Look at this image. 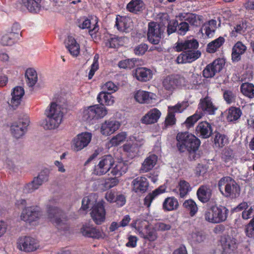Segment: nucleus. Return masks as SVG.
Wrapping results in <instances>:
<instances>
[{
  "label": "nucleus",
  "instance_id": "f8f14e48",
  "mask_svg": "<svg viewBox=\"0 0 254 254\" xmlns=\"http://www.w3.org/2000/svg\"><path fill=\"white\" fill-rule=\"evenodd\" d=\"M121 126V123L117 120H106L100 125V132L104 136L110 135L118 130Z\"/></svg>",
  "mask_w": 254,
  "mask_h": 254
},
{
  "label": "nucleus",
  "instance_id": "69168bd1",
  "mask_svg": "<svg viewBox=\"0 0 254 254\" xmlns=\"http://www.w3.org/2000/svg\"><path fill=\"white\" fill-rule=\"evenodd\" d=\"M91 20L85 17L80 18L78 21V26L81 29L91 28Z\"/></svg>",
  "mask_w": 254,
  "mask_h": 254
},
{
  "label": "nucleus",
  "instance_id": "bb28decb",
  "mask_svg": "<svg viewBox=\"0 0 254 254\" xmlns=\"http://www.w3.org/2000/svg\"><path fill=\"white\" fill-rule=\"evenodd\" d=\"M247 50V47L241 42H237L233 46L232 53V60L233 62H238L241 59V56Z\"/></svg>",
  "mask_w": 254,
  "mask_h": 254
},
{
  "label": "nucleus",
  "instance_id": "a18cd8bd",
  "mask_svg": "<svg viewBox=\"0 0 254 254\" xmlns=\"http://www.w3.org/2000/svg\"><path fill=\"white\" fill-rule=\"evenodd\" d=\"M119 182V180L117 178L109 177L103 179L102 180L101 185L105 190H109L117 186Z\"/></svg>",
  "mask_w": 254,
  "mask_h": 254
},
{
  "label": "nucleus",
  "instance_id": "6ab92c4d",
  "mask_svg": "<svg viewBox=\"0 0 254 254\" xmlns=\"http://www.w3.org/2000/svg\"><path fill=\"white\" fill-rule=\"evenodd\" d=\"M195 131L198 136L203 138H207L211 135L212 128L208 122H201L196 127Z\"/></svg>",
  "mask_w": 254,
  "mask_h": 254
},
{
  "label": "nucleus",
  "instance_id": "b1692460",
  "mask_svg": "<svg viewBox=\"0 0 254 254\" xmlns=\"http://www.w3.org/2000/svg\"><path fill=\"white\" fill-rule=\"evenodd\" d=\"M109 171L110 174L118 179L125 174L127 170V166L123 162H118L116 163L115 162Z\"/></svg>",
  "mask_w": 254,
  "mask_h": 254
},
{
  "label": "nucleus",
  "instance_id": "f257e3e1",
  "mask_svg": "<svg viewBox=\"0 0 254 254\" xmlns=\"http://www.w3.org/2000/svg\"><path fill=\"white\" fill-rule=\"evenodd\" d=\"M47 118L43 120L41 125L45 129H55L59 127L62 122L64 115L61 106L52 103L45 111Z\"/></svg>",
  "mask_w": 254,
  "mask_h": 254
},
{
  "label": "nucleus",
  "instance_id": "603ef678",
  "mask_svg": "<svg viewBox=\"0 0 254 254\" xmlns=\"http://www.w3.org/2000/svg\"><path fill=\"white\" fill-rule=\"evenodd\" d=\"M94 114L95 111H94L93 106L88 107L83 110L82 113V119L84 121L90 122L95 119Z\"/></svg>",
  "mask_w": 254,
  "mask_h": 254
},
{
  "label": "nucleus",
  "instance_id": "338daca9",
  "mask_svg": "<svg viewBox=\"0 0 254 254\" xmlns=\"http://www.w3.org/2000/svg\"><path fill=\"white\" fill-rule=\"evenodd\" d=\"M176 119L175 114L170 112H168V114L165 121V125L166 127L172 126L176 124Z\"/></svg>",
  "mask_w": 254,
  "mask_h": 254
},
{
  "label": "nucleus",
  "instance_id": "a19ab883",
  "mask_svg": "<svg viewBox=\"0 0 254 254\" xmlns=\"http://www.w3.org/2000/svg\"><path fill=\"white\" fill-rule=\"evenodd\" d=\"M127 8L131 12L136 13L144 8V4L142 0H131L127 4Z\"/></svg>",
  "mask_w": 254,
  "mask_h": 254
},
{
  "label": "nucleus",
  "instance_id": "e2e57ef3",
  "mask_svg": "<svg viewBox=\"0 0 254 254\" xmlns=\"http://www.w3.org/2000/svg\"><path fill=\"white\" fill-rule=\"evenodd\" d=\"M211 64L214 71L217 73L222 69L225 65V61L222 59H218L215 60Z\"/></svg>",
  "mask_w": 254,
  "mask_h": 254
},
{
  "label": "nucleus",
  "instance_id": "49530a36",
  "mask_svg": "<svg viewBox=\"0 0 254 254\" xmlns=\"http://www.w3.org/2000/svg\"><path fill=\"white\" fill-rule=\"evenodd\" d=\"M96 195L95 194H91L84 197L82 201L81 208L85 210L90 207H92L96 203Z\"/></svg>",
  "mask_w": 254,
  "mask_h": 254
},
{
  "label": "nucleus",
  "instance_id": "0eeeda50",
  "mask_svg": "<svg viewBox=\"0 0 254 254\" xmlns=\"http://www.w3.org/2000/svg\"><path fill=\"white\" fill-rule=\"evenodd\" d=\"M127 142L123 146V150L126 152L130 158L137 156L139 148L144 143V139L139 135H132L128 137Z\"/></svg>",
  "mask_w": 254,
  "mask_h": 254
},
{
  "label": "nucleus",
  "instance_id": "39448f33",
  "mask_svg": "<svg viewBox=\"0 0 254 254\" xmlns=\"http://www.w3.org/2000/svg\"><path fill=\"white\" fill-rule=\"evenodd\" d=\"M16 247L19 251L24 253L34 252L40 248L39 241L31 236H21L16 242Z\"/></svg>",
  "mask_w": 254,
  "mask_h": 254
},
{
  "label": "nucleus",
  "instance_id": "4d7b16f0",
  "mask_svg": "<svg viewBox=\"0 0 254 254\" xmlns=\"http://www.w3.org/2000/svg\"><path fill=\"white\" fill-rule=\"evenodd\" d=\"M189 239L194 244L200 243L205 240V236L201 232H195L190 235Z\"/></svg>",
  "mask_w": 254,
  "mask_h": 254
},
{
  "label": "nucleus",
  "instance_id": "473e14b6",
  "mask_svg": "<svg viewBox=\"0 0 254 254\" xmlns=\"http://www.w3.org/2000/svg\"><path fill=\"white\" fill-rule=\"evenodd\" d=\"M127 41L126 37L111 35L106 42V45L109 48H116L123 45Z\"/></svg>",
  "mask_w": 254,
  "mask_h": 254
},
{
  "label": "nucleus",
  "instance_id": "bf43d9fd",
  "mask_svg": "<svg viewBox=\"0 0 254 254\" xmlns=\"http://www.w3.org/2000/svg\"><path fill=\"white\" fill-rule=\"evenodd\" d=\"M94 111H95V119L102 118L105 117L107 114V109L103 106H100L98 105L93 106Z\"/></svg>",
  "mask_w": 254,
  "mask_h": 254
},
{
  "label": "nucleus",
  "instance_id": "e433bc0d",
  "mask_svg": "<svg viewBox=\"0 0 254 254\" xmlns=\"http://www.w3.org/2000/svg\"><path fill=\"white\" fill-rule=\"evenodd\" d=\"M128 139L126 131H122L113 136L110 140L109 144L110 146H117Z\"/></svg>",
  "mask_w": 254,
  "mask_h": 254
},
{
  "label": "nucleus",
  "instance_id": "de8ad7c7",
  "mask_svg": "<svg viewBox=\"0 0 254 254\" xmlns=\"http://www.w3.org/2000/svg\"><path fill=\"white\" fill-rule=\"evenodd\" d=\"M203 116V112L197 111L194 114L188 117L184 124L187 127H191L198 120L201 119Z\"/></svg>",
  "mask_w": 254,
  "mask_h": 254
},
{
  "label": "nucleus",
  "instance_id": "4be33fe9",
  "mask_svg": "<svg viewBox=\"0 0 254 254\" xmlns=\"http://www.w3.org/2000/svg\"><path fill=\"white\" fill-rule=\"evenodd\" d=\"M132 23L131 19L128 17L120 15L117 16L116 26L120 31L128 32L132 28Z\"/></svg>",
  "mask_w": 254,
  "mask_h": 254
},
{
  "label": "nucleus",
  "instance_id": "5fc2aeb1",
  "mask_svg": "<svg viewBox=\"0 0 254 254\" xmlns=\"http://www.w3.org/2000/svg\"><path fill=\"white\" fill-rule=\"evenodd\" d=\"M42 184L43 183L35 177L31 183L24 187V190L27 192H32L37 190Z\"/></svg>",
  "mask_w": 254,
  "mask_h": 254
},
{
  "label": "nucleus",
  "instance_id": "4468645a",
  "mask_svg": "<svg viewBox=\"0 0 254 254\" xmlns=\"http://www.w3.org/2000/svg\"><path fill=\"white\" fill-rule=\"evenodd\" d=\"M180 21L188 22L192 26L198 27L203 22L202 16L195 13L182 12L176 16Z\"/></svg>",
  "mask_w": 254,
  "mask_h": 254
},
{
  "label": "nucleus",
  "instance_id": "2f4dec72",
  "mask_svg": "<svg viewBox=\"0 0 254 254\" xmlns=\"http://www.w3.org/2000/svg\"><path fill=\"white\" fill-rule=\"evenodd\" d=\"M62 211L56 207L49 208L48 217L50 221L57 225H59L62 221Z\"/></svg>",
  "mask_w": 254,
  "mask_h": 254
},
{
  "label": "nucleus",
  "instance_id": "79ce46f5",
  "mask_svg": "<svg viewBox=\"0 0 254 254\" xmlns=\"http://www.w3.org/2000/svg\"><path fill=\"white\" fill-rule=\"evenodd\" d=\"M177 188L179 190V195L182 198L186 196L191 190V187L190 184L183 180L179 181Z\"/></svg>",
  "mask_w": 254,
  "mask_h": 254
},
{
  "label": "nucleus",
  "instance_id": "ddd939ff",
  "mask_svg": "<svg viewBox=\"0 0 254 254\" xmlns=\"http://www.w3.org/2000/svg\"><path fill=\"white\" fill-rule=\"evenodd\" d=\"M40 215V212L36 207H27L23 209L20 218L21 220L31 223L38 220Z\"/></svg>",
  "mask_w": 254,
  "mask_h": 254
},
{
  "label": "nucleus",
  "instance_id": "13d9d810",
  "mask_svg": "<svg viewBox=\"0 0 254 254\" xmlns=\"http://www.w3.org/2000/svg\"><path fill=\"white\" fill-rule=\"evenodd\" d=\"M103 91L112 94L116 92L119 89V87L112 81H108L104 83L102 86Z\"/></svg>",
  "mask_w": 254,
  "mask_h": 254
},
{
  "label": "nucleus",
  "instance_id": "ea45409f",
  "mask_svg": "<svg viewBox=\"0 0 254 254\" xmlns=\"http://www.w3.org/2000/svg\"><path fill=\"white\" fill-rule=\"evenodd\" d=\"M179 206V202L174 197L166 198L163 203V208L165 211H170L176 210Z\"/></svg>",
  "mask_w": 254,
  "mask_h": 254
},
{
  "label": "nucleus",
  "instance_id": "2eb2a0df",
  "mask_svg": "<svg viewBox=\"0 0 254 254\" xmlns=\"http://www.w3.org/2000/svg\"><path fill=\"white\" fill-rule=\"evenodd\" d=\"M220 243L224 254H231L234 252L238 247L236 240L228 235L222 236Z\"/></svg>",
  "mask_w": 254,
  "mask_h": 254
},
{
  "label": "nucleus",
  "instance_id": "680f3d73",
  "mask_svg": "<svg viewBox=\"0 0 254 254\" xmlns=\"http://www.w3.org/2000/svg\"><path fill=\"white\" fill-rule=\"evenodd\" d=\"M99 56L96 54L93 59V62L91 65L90 69L88 73V78L91 79L95 74V71L99 68L98 60Z\"/></svg>",
  "mask_w": 254,
  "mask_h": 254
},
{
  "label": "nucleus",
  "instance_id": "9d476101",
  "mask_svg": "<svg viewBox=\"0 0 254 254\" xmlns=\"http://www.w3.org/2000/svg\"><path fill=\"white\" fill-rule=\"evenodd\" d=\"M29 123L30 121L28 118L20 119L13 123L11 126V132L13 136L16 138L22 136L26 131Z\"/></svg>",
  "mask_w": 254,
  "mask_h": 254
},
{
  "label": "nucleus",
  "instance_id": "0e129e2a",
  "mask_svg": "<svg viewBox=\"0 0 254 254\" xmlns=\"http://www.w3.org/2000/svg\"><path fill=\"white\" fill-rule=\"evenodd\" d=\"M182 21L180 24H178L177 31L179 34L184 35L189 30L190 26L188 22L185 21Z\"/></svg>",
  "mask_w": 254,
  "mask_h": 254
},
{
  "label": "nucleus",
  "instance_id": "7c9ffc66",
  "mask_svg": "<svg viewBox=\"0 0 254 254\" xmlns=\"http://www.w3.org/2000/svg\"><path fill=\"white\" fill-rule=\"evenodd\" d=\"M132 227L135 228L136 233L140 237L144 236L143 233L149 227V222L145 220L137 219L131 224Z\"/></svg>",
  "mask_w": 254,
  "mask_h": 254
},
{
  "label": "nucleus",
  "instance_id": "a211bd4d",
  "mask_svg": "<svg viewBox=\"0 0 254 254\" xmlns=\"http://www.w3.org/2000/svg\"><path fill=\"white\" fill-rule=\"evenodd\" d=\"M198 47L197 41L193 39L184 41L177 42L174 47L177 52L197 50Z\"/></svg>",
  "mask_w": 254,
  "mask_h": 254
},
{
  "label": "nucleus",
  "instance_id": "c85d7f7f",
  "mask_svg": "<svg viewBox=\"0 0 254 254\" xmlns=\"http://www.w3.org/2000/svg\"><path fill=\"white\" fill-rule=\"evenodd\" d=\"M24 94V89L20 86H17L13 88L11 93V99L10 105L13 107H17L21 101V99Z\"/></svg>",
  "mask_w": 254,
  "mask_h": 254
},
{
  "label": "nucleus",
  "instance_id": "09e8293b",
  "mask_svg": "<svg viewBox=\"0 0 254 254\" xmlns=\"http://www.w3.org/2000/svg\"><path fill=\"white\" fill-rule=\"evenodd\" d=\"M214 142L216 147H223L228 143V139L224 134L217 133L215 135Z\"/></svg>",
  "mask_w": 254,
  "mask_h": 254
},
{
  "label": "nucleus",
  "instance_id": "c9c22d12",
  "mask_svg": "<svg viewBox=\"0 0 254 254\" xmlns=\"http://www.w3.org/2000/svg\"><path fill=\"white\" fill-rule=\"evenodd\" d=\"M97 99L101 104L112 106L115 102V97L106 92L102 91L98 95Z\"/></svg>",
  "mask_w": 254,
  "mask_h": 254
},
{
  "label": "nucleus",
  "instance_id": "6e6552de",
  "mask_svg": "<svg viewBox=\"0 0 254 254\" xmlns=\"http://www.w3.org/2000/svg\"><path fill=\"white\" fill-rule=\"evenodd\" d=\"M165 26L156 22H150L148 25L147 39L151 44H158L163 37Z\"/></svg>",
  "mask_w": 254,
  "mask_h": 254
},
{
  "label": "nucleus",
  "instance_id": "1a4fd4ad",
  "mask_svg": "<svg viewBox=\"0 0 254 254\" xmlns=\"http://www.w3.org/2000/svg\"><path fill=\"white\" fill-rule=\"evenodd\" d=\"M104 203L103 200L99 201L95 203L91 209V217L97 225L101 224L105 221L106 212Z\"/></svg>",
  "mask_w": 254,
  "mask_h": 254
},
{
  "label": "nucleus",
  "instance_id": "8fccbe9b",
  "mask_svg": "<svg viewBox=\"0 0 254 254\" xmlns=\"http://www.w3.org/2000/svg\"><path fill=\"white\" fill-rule=\"evenodd\" d=\"M242 112L239 108L231 107L228 111L227 120L230 122H233L238 120L241 116Z\"/></svg>",
  "mask_w": 254,
  "mask_h": 254
},
{
  "label": "nucleus",
  "instance_id": "20e7f679",
  "mask_svg": "<svg viewBox=\"0 0 254 254\" xmlns=\"http://www.w3.org/2000/svg\"><path fill=\"white\" fill-rule=\"evenodd\" d=\"M219 189L226 197L236 198L240 193V188L235 180L229 177H224L218 183Z\"/></svg>",
  "mask_w": 254,
  "mask_h": 254
},
{
  "label": "nucleus",
  "instance_id": "f03ea898",
  "mask_svg": "<svg viewBox=\"0 0 254 254\" xmlns=\"http://www.w3.org/2000/svg\"><path fill=\"white\" fill-rule=\"evenodd\" d=\"M177 145L179 149L184 152L196 150L200 144L199 139L193 134L188 132H180L177 135Z\"/></svg>",
  "mask_w": 254,
  "mask_h": 254
},
{
  "label": "nucleus",
  "instance_id": "6e6d98bb",
  "mask_svg": "<svg viewBox=\"0 0 254 254\" xmlns=\"http://www.w3.org/2000/svg\"><path fill=\"white\" fill-rule=\"evenodd\" d=\"M143 235L141 236V237L149 241H154L158 237L155 229L149 227L146 229V231L143 233Z\"/></svg>",
  "mask_w": 254,
  "mask_h": 254
},
{
  "label": "nucleus",
  "instance_id": "aec40b11",
  "mask_svg": "<svg viewBox=\"0 0 254 254\" xmlns=\"http://www.w3.org/2000/svg\"><path fill=\"white\" fill-rule=\"evenodd\" d=\"M198 109H201V112L209 115H214L217 109L209 97H206L200 100Z\"/></svg>",
  "mask_w": 254,
  "mask_h": 254
},
{
  "label": "nucleus",
  "instance_id": "393cba45",
  "mask_svg": "<svg viewBox=\"0 0 254 254\" xmlns=\"http://www.w3.org/2000/svg\"><path fill=\"white\" fill-rule=\"evenodd\" d=\"M154 94L144 90H138L133 93L135 101L140 104L149 103L153 98Z\"/></svg>",
  "mask_w": 254,
  "mask_h": 254
},
{
  "label": "nucleus",
  "instance_id": "58836bf2",
  "mask_svg": "<svg viewBox=\"0 0 254 254\" xmlns=\"http://www.w3.org/2000/svg\"><path fill=\"white\" fill-rule=\"evenodd\" d=\"M41 0H22V3L31 12L37 13L41 8Z\"/></svg>",
  "mask_w": 254,
  "mask_h": 254
},
{
  "label": "nucleus",
  "instance_id": "f3484780",
  "mask_svg": "<svg viewBox=\"0 0 254 254\" xmlns=\"http://www.w3.org/2000/svg\"><path fill=\"white\" fill-rule=\"evenodd\" d=\"M201 53L197 50L186 51L182 53L177 58L178 64L190 63L197 60Z\"/></svg>",
  "mask_w": 254,
  "mask_h": 254
},
{
  "label": "nucleus",
  "instance_id": "774afa93",
  "mask_svg": "<svg viewBox=\"0 0 254 254\" xmlns=\"http://www.w3.org/2000/svg\"><path fill=\"white\" fill-rule=\"evenodd\" d=\"M246 233L247 236L252 238L254 236V219L251 220L246 228Z\"/></svg>",
  "mask_w": 254,
  "mask_h": 254
},
{
  "label": "nucleus",
  "instance_id": "f704fd0d",
  "mask_svg": "<svg viewBox=\"0 0 254 254\" xmlns=\"http://www.w3.org/2000/svg\"><path fill=\"white\" fill-rule=\"evenodd\" d=\"M198 199L202 202L208 201L211 195V190L207 186H201L197 191Z\"/></svg>",
  "mask_w": 254,
  "mask_h": 254
},
{
  "label": "nucleus",
  "instance_id": "4c0bfd02",
  "mask_svg": "<svg viewBox=\"0 0 254 254\" xmlns=\"http://www.w3.org/2000/svg\"><path fill=\"white\" fill-rule=\"evenodd\" d=\"M216 21L215 20H211L204 24L201 29V32L203 35H205V37L209 38L213 36L215 30Z\"/></svg>",
  "mask_w": 254,
  "mask_h": 254
},
{
  "label": "nucleus",
  "instance_id": "7ed1b4c3",
  "mask_svg": "<svg viewBox=\"0 0 254 254\" xmlns=\"http://www.w3.org/2000/svg\"><path fill=\"white\" fill-rule=\"evenodd\" d=\"M229 210L225 206H213L207 209L203 215L205 220L212 224H218L225 221Z\"/></svg>",
  "mask_w": 254,
  "mask_h": 254
},
{
  "label": "nucleus",
  "instance_id": "72a5a7b5",
  "mask_svg": "<svg viewBox=\"0 0 254 254\" xmlns=\"http://www.w3.org/2000/svg\"><path fill=\"white\" fill-rule=\"evenodd\" d=\"M25 76L27 85L30 87H33L38 81V75L36 71L33 68H28L26 69Z\"/></svg>",
  "mask_w": 254,
  "mask_h": 254
},
{
  "label": "nucleus",
  "instance_id": "864d4df0",
  "mask_svg": "<svg viewBox=\"0 0 254 254\" xmlns=\"http://www.w3.org/2000/svg\"><path fill=\"white\" fill-rule=\"evenodd\" d=\"M184 207L190 211V215L192 216L197 211L198 208L195 202L192 199L186 200L183 203Z\"/></svg>",
  "mask_w": 254,
  "mask_h": 254
},
{
  "label": "nucleus",
  "instance_id": "5701e85b",
  "mask_svg": "<svg viewBox=\"0 0 254 254\" xmlns=\"http://www.w3.org/2000/svg\"><path fill=\"white\" fill-rule=\"evenodd\" d=\"M160 111L154 108L148 112L141 119L142 123L149 125L156 123L161 116Z\"/></svg>",
  "mask_w": 254,
  "mask_h": 254
},
{
  "label": "nucleus",
  "instance_id": "412c9836",
  "mask_svg": "<svg viewBox=\"0 0 254 254\" xmlns=\"http://www.w3.org/2000/svg\"><path fill=\"white\" fill-rule=\"evenodd\" d=\"M132 190L136 193H143L145 192L148 187V182L146 178L138 177L134 179L132 183Z\"/></svg>",
  "mask_w": 254,
  "mask_h": 254
},
{
  "label": "nucleus",
  "instance_id": "c756f323",
  "mask_svg": "<svg viewBox=\"0 0 254 254\" xmlns=\"http://www.w3.org/2000/svg\"><path fill=\"white\" fill-rule=\"evenodd\" d=\"M65 46L73 57H76L79 54V45L72 37H68L65 42Z\"/></svg>",
  "mask_w": 254,
  "mask_h": 254
},
{
  "label": "nucleus",
  "instance_id": "c03bdc74",
  "mask_svg": "<svg viewBox=\"0 0 254 254\" xmlns=\"http://www.w3.org/2000/svg\"><path fill=\"white\" fill-rule=\"evenodd\" d=\"M243 94L250 98H254V85L250 83H244L241 86Z\"/></svg>",
  "mask_w": 254,
  "mask_h": 254
},
{
  "label": "nucleus",
  "instance_id": "9b49d317",
  "mask_svg": "<svg viewBox=\"0 0 254 254\" xmlns=\"http://www.w3.org/2000/svg\"><path fill=\"white\" fill-rule=\"evenodd\" d=\"M92 134L85 132L78 134L72 140V146L74 150L78 151L86 147L91 141Z\"/></svg>",
  "mask_w": 254,
  "mask_h": 254
},
{
  "label": "nucleus",
  "instance_id": "423d86ee",
  "mask_svg": "<svg viewBox=\"0 0 254 254\" xmlns=\"http://www.w3.org/2000/svg\"><path fill=\"white\" fill-rule=\"evenodd\" d=\"M114 163L115 159L111 155H106L100 157L94 166L93 174L98 176L106 174L109 172Z\"/></svg>",
  "mask_w": 254,
  "mask_h": 254
},
{
  "label": "nucleus",
  "instance_id": "a878e982",
  "mask_svg": "<svg viewBox=\"0 0 254 254\" xmlns=\"http://www.w3.org/2000/svg\"><path fill=\"white\" fill-rule=\"evenodd\" d=\"M157 156L154 154L150 155L145 158L140 169V173H146L152 170L156 165Z\"/></svg>",
  "mask_w": 254,
  "mask_h": 254
},
{
  "label": "nucleus",
  "instance_id": "dca6fc26",
  "mask_svg": "<svg viewBox=\"0 0 254 254\" xmlns=\"http://www.w3.org/2000/svg\"><path fill=\"white\" fill-rule=\"evenodd\" d=\"M184 79L178 75H171L167 76L163 81V85L165 89L173 92L177 88L181 86Z\"/></svg>",
  "mask_w": 254,
  "mask_h": 254
},
{
  "label": "nucleus",
  "instance_id": "052dcab7",
  "mask_svg": "<svg viewBox=\"0 0 254 254\" xmlns=\"http://www.w3.org/2000/svg\"><path fill=\"white\" fill-rule=\"evenodd\" d=\"M136 62V60L134 59H127L120 61L118 65L120 68L131 69L135 66Z\"/></svg>",
  "mask_w": 254,
  "mask_h": 254
},
{
  "label": "nucleus",
  "instance_id": "3c124183",
  "mask_svg": "<svg viewBox=\"0 0 254 254\" xmlns=\"http://www.w3.org/2000/svg\"><path fill=\"white\" fill-rule=\"evenodd\" d=\"M188 107L187 102L178 103L174 106H169L168 112L175 114V113H182Z\"/></svg>",
  "mask_w": 254,
  "mask_h": 254
},
{
  "label": "nucleus",
  "instance_id": "37998d69",
  "mask_svg": "<svg viewBox=\"0 0 254 254\" xmlns=\"http://www.w3.org/2000/svg\"><path fill=\"white\" fill-rule=\"evenodd\" d=\"M224 42V38L222 37H219L207 45V52L209 53H215L223 45Z\"/></svg>",
  "mask_w": 254,
  "mask_h": 254
},
{
  "label": "nucleus",
  "instance_id": "cd10ccee",
  "mask_svg": "<svg viewBox=\"0 0 254 254\" xmlns=\"http://www.w3.org/2000/svg\"><path fill=\"white\" fill-rule=\"evenodd\" d=\"M134 76L139 81H147L152 77V71L145 67L137 68L133 73Z\"/></svg>",
  "mask_w": 254,
  "mask_h": 254
}]
</instances>
